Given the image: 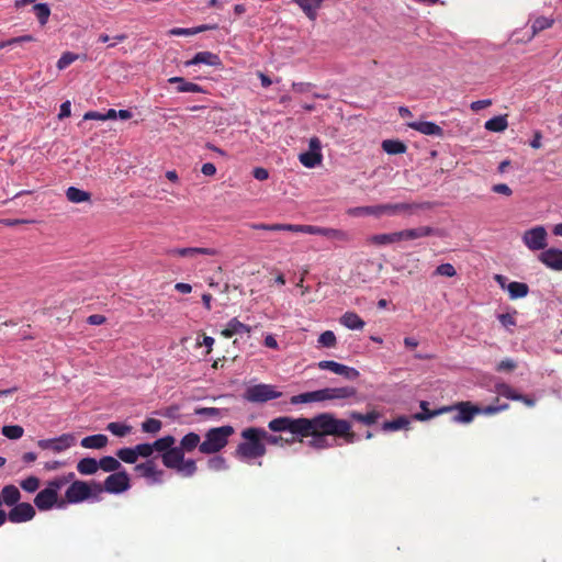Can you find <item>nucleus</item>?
Returning a JSON list of instances; mask_svg holds the SVG:
<instances>
[{"instance_id": "423d86ee", "label": "nucleus", "mask_w": 562, "mask_h": 562, "mask_svg": "<svg viewBox=\"0 0 562 562\" xmlns=\"http://www.w3.org/2000/svg\"><path fill=\"white\" fill-rule=\"evenodd\" d=\"M234 434V428L229 425L211 428L205 434L204 440L199 446V450L204 454H214L220 452L228 443V438Z\"/></svg>"}, {"instance_id": "c9c22d12", "label": "nucleus", "mask_w": 562, "mask_h": 562, "mask_svg": "<svg viewBox=\"0 0 562 562\" xmlns=\"http://www.w3.org/2000/svg\"><path fill=\"white\" fill-rule=\"evenodd\" d=\"M261 438L263 439V443H268L271 446H284L290 445L295 441V438L292 439H285L282 436H277L269 434L266 429L261 428Z\"/></svg>"}, {"instance_id": "603ef678", "label": "nucleus", "mask_w": 562, "mask_h": 562, "mask_svg": "<svg viewBox=\"0 0 562 562\" xmlns=\"http://www.w3.org/2000/svg\"><path fill=\"white\" fill-rule=\"evenodd\" d=\"M420 408H422V412L416 413L414 415V418L416 420L425 422V420H428V419L439 415V414H437L438 409L430 411L428 408V403L425 401L420 402Z\"/></svg>"}, {"instance_id": "2eb2a0df", "label": "nucleus", "mask_w": 562, "mask_h": 562, "mask_svg": "<svg viewBox=\"0 0 562 562\" xmlns=\"http://www.w3.org/2000/svg\"><path fill=\"white\" fill-rule=\"evenodd\" d=\"M317 367L321 370L331 371L338 375L346 378L347 380H356L360 375L357 369L336 362L334 360H322L317 363Z\"/></svg>"}, {"instance_id": "3c124183", "label": "nucleus", "mask_w": 562, "mask_h": 562, "mask_svg": "<svg viewBox=\"0 0 562 562\" xmlns=\"http://www.w3.org/2000/svg\"><path fill=\"white\" fill-rule=\"evenodd\" d=\"M162 423L156 418H147L142 423V430L147 434H157L160 431Z\"/></svg>"}, {"instance_id": "09e8293b", "label": "nucleus", "mask_w": 562, "mask_h": 562, "mask_svg": "<svg viewBox=\"0 0 562 562\" xmlns=\"http://www.w3.org/2000/svg\"><path fill=\"white\" fill-rule=\"evenodd\" d=\"M1 432L4 437L16 440L23 436L24 429L19 425H8L2 427Z\"/></svg>"}, {"instance_id": "473e14b6", "label": "nucleus", "mask_w": 562, "mask_h": 562, "mask_svg": "<svg viewBox=\"0 0 562 562\" xmlns=\"http://www.w3.org/2000/svg\"><path fill=\"white\" fill-rule=\"evenodd\" d=\"M507 291L512 300H517L522 299L528 294L529 286L524 282L513 281L507 284Z\"/></svg>"}, {"instance_id": "ddd939ff", "label": "nucleus", "mask_w": 562, "mask_h": 562, "mask_svg": "<svg viewBox=\"0 0 562 562\" xmlns=\"http://www.w3.org/2000/svg\"><path fill=\"white\" fill-rule=\"evenodd\" d=\"M547 236L543 226H536L524 233L522 241L530 250H542L547 247Z\"/></svg>"}, {"instance_id": "de8ad7c7", "label": "nucleus", "mask_w": 562, "mask_h": 562, "mask_svg": "<svg viewBox=\"0 0 562 562\" xmlns=\"http://www.w3.org/2000/svg\"><path fill=\"white\" fill-rule=\"evenodd\" d=\"M196 463L193 459L186 460L183 458L182 463L178 467L176 471L189 477L192 476L196 472Z\"/></svg>"}, {"instance_id": "bb28decb", "label": "nucleus", "mask_w": 562, "mask_h": 562, "mask_svg": "<svg viewBox=\"0 0 562 562\" xmlns=\"http://www.w3.org/2000/svg\"><path fill=\"white\" fill-rule=\"evenodd\" d=\"M339 322L342 326L352 330H361L366 325L363 319L355 312H346Z\"/></svg>"}, {"instance_id": "39448f33", "label": "nucleus", "mask_w": 562, "mask_h": 562, "mask_svg": "<svg viewBox=\"0 0 562 562\" xmlns=\"http://www.w3.org/2000/svg\"><path fill=\"white\" fill-rule=\"evenodd\" d=\"M435 233L429 226H419L416 228L403 229L394 233L376 234L370 237L369 241L376 246H385L402 240H412L430 236Z\"/></svg>"}, {"instance_id": "6ab92c4d", "label": "nucleus", "mask_w": 562, "mask_h": 562, "mask_svg": "<svg viewBox=\"0 0 562 562\" xmlns=\"http://www.w3.org/2000/svg\"><path fill=\"white\" fill-rule=\"evenodd\" d=\"M199 64H205L209 66L220 67V66H222V60L218 57V55H216L212 52L204 50V52L196 53L190 60H187L184 63V66L190 67V66L199 65Z\"/></svg>"}, {"instance_id": "79ce46f5", "label": "nucleus", "mask_w": 562, "mask_h": 562, "mask_svg": "<svg viewBox=\"0 0 562 562\" xmlns=\"http://www.w3.org/2000/svg\"><path fill=\"white\" fill-rule=\"evenodd\" d=\"M553 23H554L553 19L546 18V16H538L537 19H535L531 23V31H532L531 38L533 36H536L539 32L551 27L553 25Z\"/></svg>"}, {"instance_id": "4be33fe9", "label": "nucleus", "mask_w": 562, "mask_h": 562, "mask_svg": "<svg viewBox=\"0 0 562 562\" xmlns=\"http://www.w3.org/2000/svg\"><path fill=\"white\" fill-rule=\"evenodd\" d=\"M184 458V453L178 448L172 447L169 451H166L161 454L162 464L172 470H177L178 467L182 463Z\"/></svg>"}, {"instance_id": "1a4fd4ad", "label": "nucleus", "mask_w": 562, "mask_h": 562, "mask_svg": "<svg viewBox=\"0 0 562 562\" xmlns=\"http://www.w3.org/2000/svg\"><path fill=\"white\" fill-rule=\"evenodd\" d=\"M310 425L308 418H293L290 416H280L268 423V428L273 432L290 431L293 435L301 436Z\"/></svg>"}, {"instance_id": "393cba45", "label": "nucleus", "mask_w": 562, "mask_h": 562, "mask_svg": "<svg viewBox=\"0 0 562 562\" xmlns=\"http://www.w3.org/2000/svg\"><path fill=\"white\" fill-rule=\"evenodd\" d=\"M0 496L2 499V504L13 507L14 505L19 504L20 498H21V493L15 485L9 484V485L3 486Z\"/></svg>"}, {"instance_id": "412c9836", "label": "nucleus", "mask_w": 562, "mask_h": 562, "mask_svg": "<svg viewBox=\"0 0 562 562\" xmlns=\"http://www.w3.org/2000/svg\"><path fill=\"white\" fill-rule=\"evenodd\" d=\"M408 127L424 134L430 136H439L443 135V130L434 122L420 121V122H412L407 124Z\"/></svg>"}, {"instance_id": "4468645a", "label": "nucleus", "mask_w": 562, "mask_h": 562, "mask_svg": "<svg viewBox=\"0 0 562 562\" xmlns=\"http://www.w3.org/2000/svg\"><path fill=\"white\" fill-rule=\"evenodd\" d=\"M75 441L76 438L72 434H63L57 438L38 440L37 446L43 450L61 452L74 446Z\"/></svg>"}, {"instance_id": "4c0bfd02", "label": "nucleus", "mask_w": 562, "mask_h": 562, "mask_svg": "<svg viewBox=\"0 0 562 562\" xmlns=\"http://www.w3.org/2000/svg\"><path fill=\"white\" fill-rule=\"evenodd\" d=\"M507 115L494 116L485 122L484 127L491 132H503L507 128Z\"/></svg>"}, {"instance_id": "a878e982", "label": "nucleus", "mask_w": 562, "mask_h": 562, "mask_svg": "<svg viewBox=\"0 0 562 562\" xmlns=\"http://www.w3.org/2000/svg\"><path fill=\"white\" fill-rule=\"evenodd\" d=\"M381 416H382V414L376 409H372L366 414H362V413H359L356 411H352L349 413V417L352 420L359 422L367 426H371V425L375 424L381 418Z\"/></svg>"}, {"instance_id": "052dcab7", "label": "nucleus", "mask_w": 562, "mask_h": 562, "mask_svg": "<svg viewBox=\"0 0 562 562\" xmlns=\"http://www.w3.org/2000/svg\"><path fill=\"white\" fill-rule=\"evenodd\" d=\"M326 237L329 239H336L340 241L350 240V235L347 232L336 228H328Z\"/></svg>"}, {"instance_id": "20e7f679", "label": "nucleus", "mask_w": 562, "mask_h": 562, "mask_svg": "<svg viewBox=\"0 0 562 562\" xmlns=\"http://www.w3.org/2000/svg\"><path fill=\"white\" fill-rule=\"evenodd\" d=\"M102 493L103 488L101 483L76 480L66 490L65 499L69 504H78L90 498L99 501Z\"/></svg>"}, {"instance_id": "13d9d810", "label": "nucleus", "mask_w": 562, "mask_h": 562, "mask_svg": "<svg viewBox=\"0 0 562 562\" xmlns=\"http://www.w3.org/2000/svg\"><path fill=\"white\" fill-rule=\"evenodd\" d=\"M78 59V55L71 52H66L57 61V68L63 70Z\"/></svg>"}, {"instance_id": "a19ab883", "label": "nucleus", "mask_w": 562, "mask_h": 562, "mask_svg": "<svg viewBox=\"0 0 562 562\" xmlns=\"http://www.w3.org/2000/svg\"><path fill=\"white\" fill-rule=\"evenodd\" d=\"M176 442V438L171 435L161 437L153 442L154 451L162 452L169 451Z\"/></svg>"}, {"instance_id": "338daca9", "label": "nucleus", "mask_w": 562, "mask_h": 562, "mask_svg": "<svg viewBox=\"0 0 562 562\" xmlns=\"http://www.w3.org/2000/svg\"><path fill=\"white\" fill-rule=\"evenodd\" d=\"M492 105L491 99L477 100L471 103L470 108L472 111L477 112Z\"/></svg>"}, {"instance_id": "2f4dec72", "label": "nucleus", "mask_w": 562, "mask_h": 562, "mask_svg": "<svg viewBox=\"0 0 562 562\" xmlns=\"http://www.w3.org/2000/svg\"><path fill=\"white\" fill-rule=\"evenodd\" d=\"M99 470V461L93 458H83L77 463V471L82 475H92Z\"/></svg>"}, {"instance_id": "bf43d9fd", "label": "nucleus", "mask_w": 562, "mask_h": 562, "mask_svg": "<svg viewBox=\"0 0 562 562\" xmlns=\"http://www.w3.org/2000/svg\"><path fill=\"white\" fill-rule=\"evenodd\" d=\"M434 274L452 278L457 274V271L451 263H441L436 268Z\"/></svg>"}, {"instance_id": "dca6fc26", "label": "nucleus", "mask_w": 562, "mask_h": 562, "mask_svg": "<svg viewBox=\"0 0 562 562\" xmlns=\"http://www.w3.org/2000/svg\"><path fill=\"white\" fill-rule=\"evenodd\" d=\"M36 515L34 507L30 503H19L8 513V520L12 524H21L32 520Z\"/></svg>"}, {"instance_id": "69168bd1", "label": "nucleus", "mask_w": 562, "mask_h": 562, "mask_svg": "<svg viewBox=\"0 0 562 562\" xmlns=\"http://www.w3.org/2000/svg\"><path fill=\"white\" fill-rule=\"evenodd\" d=\"M515 368H516L515 361H513L512 359H504L497 364L496 369L499 372H503V371L509 372V371H513Z\"/></svg>"}, {"instance_id": "c03bdc74", "label": "nucleus", "mask_w": 562, "mask_h": 562, "mask_svg": "<svg viewBox=\"0 0 562 562\" xmlns=\"http://www.w3.org/2000/svg\"><path fill=\"white\" fill-rule=\"evenodd\" d=\"M116 457L125 462V463H130V464H133L137 461L138 457H137V453H136V450H135V447L133 448H121L116 451Z\"/></svg>"}, {"instance_id": "5fc2aeb1", "label": "nucleus", "mask_w": 562, "mask_h": 562, "mask_svg": "<svg viewBox=\"0 0 562 562\" xmlns=\"http://www.w3.org/2000/svg\"><path fill=\"white\" fill-rule=\"evenodd\" d=\"M20 486L29 493H34L40 487V479L31 475L24 480L21 481Z\"/></svg>"}, {"instance_id": "f8f14e48", "label": "nucleus", "mask_w": 562, "mask_h": 562, "mask_svg": "<svg viewBox=\"0 0 562 562\" xmlns=\"http://www.w3.org/2000/svg\"><path fill=\"white\" fill-rule=\"evenodd\" d=\"M131 487V479L125 470L111 473L103 482V492L120 494Z\"/></svg>"}, {"instance_id": "f3484780", "label": "nucleus", "mask_w": 562, "mask_h": 562, "mask_svg": "<svg viewBox=\"0 0 562 562\" xmlns=\"http://www.w3.org/2000/svg\"><path fill=\"white\" fill-rule=\"evenodd\" d=\"M218 251L215 248L209 247H184V248H171L167 250V255L173 257L183 258H195L199 255L202 256H216Z\"/></svg>"}, {"instance_id": "c85d7f7f", "label": "nucleus", "mask_w": 562, "mask_h": 562, "mask_svg": "<svg viewBox=\"0 0 562 562\" xmlns=\"http://www.w3.org/2000/svg\"><path fill=\"white\" fill-rule=\"evenodd\" d=\"M201 445V438L195 432H189L182 437L180 440V445L178 448L183 452H192L194 449L199 448Z\"/></svg>"}, {"instance_id": "6e6552de", "label": "nucleus", "mask_w": 562, "mask_h": 562, "mask_svg": "<svg viewBox=\"0 0 562 562\" xmlns=\"http://www.w3.org/2000/svg\"><path fill=\"white\" fill-rule=\"evenodd\" d=\"M450 412H457V414L452 417V422L459 424H470L476 415L481 414V407L472 404L469 401L458 402L452 405L438 408L437 414H446Z\"/></svg>"}, {"instance_id": "0eeeda50", "label": "nucleus", "mask_w": 562, "mask_h": 562, "mask_svg": "<svg viewBox=\"0 0 562 562\" xmlns=\"http://www.w3.org/2000/svg\"><path fill=\"white\" fill-rule=\"evenodd\" d=\"M414 209V204L409 203H386L380 205H370V206H358L350 209L348 211L349 215L352 216H362V215H373L380 217L382 215L394 216L401 213H409Z\"/></svg>"}, {"instance_id": "774afa93", "label": "nucleus", "mask_w": 562, "mask_h": 562, "mask_svg": "<svg viewBox=\"0 0 562 562\" xmlns=\"http://www.w3.org/2000/svg\"><path fill=\"white\" fill-rule=\"evenodd\" d=\"M492 191L498 194L512 195L513 191L506 183L494 184Z\"/></svg>"}, {"instance_id": "37998d69", "label": "nucleus", "mask_w": 562, "mask_h": 562, "mask_svg": "<svg viewBox=\"0 0 562 562\" xmlns=\"http://www.w3.org/2000/svg\"><path fill=\"white\" fill-rule=\"evenodd\" d=\"M106 429L114 436L125 437L132 431V426L123 423L112 422L108 424Z\"/></svg>"}, {"instance_id": "72a5a7b5", "label": "nucleus", "mask_w": 562, "mask_h": 562, "mask_svg": "<svg viewBox=\"0 0 562 562\" xmlns=\"http://www.w3.org/2000/svg\"><path fill=\"white\" fill-rule=\"evenodd\" d=\"M323 155L318 151H305L299 155L300 162L307 167V168H314L317 165L322 162Z\"/></svg>"}, {"instance_id": "f704fd0d", "label": "nucleus", "mask_w": 562, "mask_h": 562, "mask_svg": "<svg viewBox=\"0 0 562 562\" xmlns=\"http://www.w3.org/2000/svg\"><path fill=\"white\" fill-rule=\"evenodd\" d=\"M383 150L389 155L404 154L407 149L406 145L396 139H385L382 142Z\"/></svg>"}, {"instance_id": "5701e85b", "label": "nucleus", "mask_w": 562, "mask_h": 562, "mask_svg": "<svg viewBox=\"0 0 562 562\" xmlns=\"http://www.w3.org/2000/svg\"><path fill=\"white\" fill-rule=\"evenodd\" d=\"M250 326L239 322L236 317H234L227 323L226 327L221 331V335L225 338H231L234 335L243 333L250 334Z\"/></svg>"}, {"instance_id": "58836bf2", "label": "nucleus", "mask_w": 562, "mask_h": 562, "mask_svg": "<svg viewBox=\"0 0 562 562\" xmlns=\"http://www.w3.org/2000/svg\"><path fill=\"white\" fill-rule=\"evenodd\" d=\"M409 419L406 416H400L393 420H387L382 424L383 431H396L405 429L409 426Z\"/></svg>"}, {"instance_id": "aec40b11", "label": "nucleus", "mask_w": 562, "mask_h": 562, "mask_svg": "<svg viewBox=\"0 0 562 562\" xmlns=\"http://www.w3.org/2000/svg\"><path fill=\"white\" fill-rule=\"evenodd\" d=\"M539 258L547 267L562 270V250L550 248L542 251Z\"/></svg>"}, {"instance_id": "e2e57ef3", "label": "nucleus", "mask_w": 562, "mask_h": 562, "mask_svg": "<svg viewBox=\"0 0 562 562\" xmlns=\"http://www.w3.org/2000/svg\"><path fill=\"white\" fill-rule=\"evenodd\" d=\"M137 457L149 458L154 453L153 443H138L135 446Z\"/></svg>"}, {"instance_id": "9d476101", "label": "nucleus", "mask_w": 562, "mask_h": 562, "mask_svg": "<svg viewBox=\"0 0 562 562\" xmlns=\"http://www.w3.org/2000/svg\"><path fill=\"white\" fill-rule=\"evenodd\" d=\"M281 395L282 393L270 384H257L248 387L245 392V398L251 403H265Z\"/></svg>"}, {"instance_id": "0e129e2a", "label": "nucleus", "mask_w": 562, "mask_h": 562, "mask_svg": "<svg viewBox=\"0 0 562 562\" xmlns=\"http://www.w3.org/2000/svg\"><path fill=\"white\" fill-rule=\"evenodd\" d=\"M509 408V405L507 403H504L502 405H488V406H485V407H481V414H484V415H494V414H497L499 412H503V411H506Z\"/></svg>"}, {"instance_id": "8fccbe9b", "label": "nucleus", "mask_w": 562, "mask_h": 562, "mask_svg": "<svg viewBox=\"0 0 562 562\" xmlns=\"http://www.w3.org/2000/svg\"><path fill=\"white\" fill-rule=\"evenodd\" d=\"M33 9L38 22L42 25L46 24L50 14L49 7L46 3H37Z\"/></svg>"}, {"instance_id": "a211bd4d", "label": "nucleus", "mask_w": 562, "mask_h": 562, "mask_svg": "<svg viewBox=\"0 0 562 562\" xmlns=\"http://www.w3.org/2000/svg\"><path fill=\"white\" fill-rule=\"evenodd\" d=\"M140 476L150 479L154 483H160L162 481L164 471L157 468L154 460H147L143 463H138L134 468Z\"/></svg>"}, {"instance_id": "864d4df0", "label": "nucleus", "mask_w": 562, "mask_h": 562, "mask_svg": "<svg viewBox=\"0 0 562 562\" xmlns=\"http://www.w3.org/2000/svg\"><path fill=\"white\" fill-rule=\"evenodd\" d=\"M317 341L322 347L326 348H334L337 344L336 335L331 330L322 333Z\"/></svg>"}, {"instance_id": "680f3d73", "label": "nucleus", "mask_w": 562, "mask_h": 562, "mask_svg": "<svg viewBox=\"0 0 562 562\" xmlns=\"http://www.w3.org/2000/svg\"><path fill=\"white\" fill-rule=\"evenodd\" d=\"M195 415L209 417V418H218L221 417V409L216 407H200L194 411Z\"/></svg>"}, {"instance_id": "4d7b16f0", "label": "nucleus", "mask_w": 562, "mask_h": 562, "mask_svg": "<svg viewBox=\"0 0 562 562\" xmlns=\"http://www.w3.org/2000/svg\"><path fill=\"white\" fill-rule=\"evenodd\" d=\"M207 468L212 471H223L227 469V463L225 458L222 456H215L207 461Z\"/></svg>"}, {"instance_id": "7ed1b4c3", "label": "nucleus", "mask_w": 562, "mask_h": 562, "mask_svg": "<svg viewBox=\"0 0 562 562\" xmlns=\"http://www.w3.org/2000/svg\"><path fill=\"white\" fill-rule=\"evenodd\" d=\"M357 395V389L353 386L325 387L322 390L293 395L290 403L293 405L311 402H323L333 400H347Z\"/></svg>"}, {"instance_id": "ea45409f", "label": "nucleus", "mask_w": 562, "mask_h": 562, "mask_svg": "<svg viewBox=\"0 0 562 562\" xmlns=\"http://www.w3.org/2000/svg\"><path fill=\"white\" fill-rule=\"evenodd\" d=\"M122 468L121 462L111 456H105L99 460V469H102L104 472H119Z\"/></svg>"}, {"instance_id": "6e6d98bb", "label": "nucleus", "mask_w": 562, "mask_h": 562, "mask_svg": "<svg viewBox=\"0 0 562 562\" xmlns=\"http://www.w3.org/2000/svg\"><path fill=\"white\" fill-rule=\"evenodd\" d=\"M290 232L318 235L319 226L290 224Z\"/></svg>"}, {"instance_id": "b1692460", "label": "nucleus", "mask_w": 562, "mask_h": 562, "mask_svg": "<svg viewBox=\"0 0 562 562\" xmlns=\"http://www.w3.org/2000/svg\"><path fill=\"white\" fill-rule=\"evenodd\" d=\"M296 3L305 15L311 20L315 21L317 18V9L321 8L324 0H292Z\"/></svg>"}, {"instance_id": "7c9ffc66", "label": "nucleus", "mask_w": 562, "mask_h": 562, "mask_svg": "<svg viewBox=\"0 0 562 562\" xmlns=\"http://www.w3.org/2000/svg\"><path fill=\"white\" fill-rule=\"evenodd\" d=\"M66 198L71 203H83L91 201V193L76 187H69L66 190Z\"/></svg>"}, {"instance_id": "cd10ccee", "label": "nucleus", "mask_w": 562, "mask_h": 562, "mask_svg": "<svg viewBox=\"0 0 562 562\" xmlns=\"http://www.w3.org/2000/svg\"><path fill=\"white\" fill-rule=\"evenodd\" d=\"M169 83H177L178 92H193V93H202L204 92L203 88L196 83L186 81L182 77H171L168 79Z\"/></svg>"}, {"instance_id": "f257e3e1", "label": "nucleus", "mask_w": 562, "mask_h": 562, "mask_svg": "<svg viewBox=\"0 0 562 562\" xmlns=\"http://www.w3.org/2000/svg\"><path fill=\"white\" fill-rule=\"evenodd\" d=\"M310 425L304 432H301L299 441L302 442L303 438L312 437L308 446L314 449H327L333 445L329 443L327 437L334 436L342 439L346 443H353L357 440V435L352 430L350 422L337 418L331 413H321L312 418H308Z\"/></svg>"}, {"instance_id": "f03ea898", "label": "nucleus", "mask_w": 562, "mask_h": 562, "mask_svg": "<svg viewBox=\"0 0 562 562\" xmlns=\"http://www.w3.org/2000/svg\"><path fill=\"white\" fill-rule=\"evenodd\" d=\"M243 439L235 450V457L243 461L261 458L267 453V447L261 438V428L248 427L240 432Z\"/></svg>"}, {"instance_id": "c756f323", "label": "nucleus", "mask_w": 562, "mask_h": 562, "mask_svg": "<svg viewBox=\"0 0 562 562\" xmlns=\"http://www.w3.org/2000/svg\"><path fill=\"white\" fill-rule=\"evenodd\" d=\"M108 437L102 434L85 437L80 445L86 449H102L108 445Z\"/></svg>"}, {"instance_id": "9b49d317", "label": "nucleus", "mask_w": 562, "mask_h": 562, "mask_svg": "<svg viewBox=\"0 0 562 562\" xmlns=\"http://www.w3.org/2000/svg\"><path fill=\"white\" fill-rule=\"evenodd\" d=\"M60 486L61 483L59 481L49 482L46 488L37 493L34 498V505L40 510H48L53 508L58 501V490Z\"/></svg>"}, {"instance_id": "49530a36", "label": "nucleus", "mask_w": 562, "mask_h": 562, "mask_svg": "<svg viewBox=\"0 0 562 562\" xmlns=\"http://www.w3.org/2000/svg\"><path fill=\"white\" fill-rule=\"evenodd\" d=\"M496 392L498 395L504 396L508 400L517 401L519 397V393L515 391L509 384L507 383H499L496 384Z\"/></svg>"}, {"instance_id": "e433bc0d", "label": "nucleus", "mask_w": 562, "mask_h": 562, "mask_svg": "<svg viewBox=\"0 0 562 562\" xmlns=\"http://www.w3.org/2000/svg\"><path fill=\"white\" fill-rule=\"evenodd\" d=\"M216 29H217L216 24H213V25L204 24V25H200V26L191 27V29L175 27V29L170 30L169 33L171 35H177V36H180V35L188 36V35H194V34L207 31V30H216Z\"/></svg>"}, {"instance_id": "a18cd8bd", "label": "nucleus", "mask_w": 562, "mask_h": 562, "mask_svg": "<svg viewBox=\"0 0 562 562\" xmlns=\"http://www.w3.org/2000/svg\"><path fill=\"white\" fill-rule=\"evenodd\" d=\"M250 227L252 229H257V231H270V232L286 231V232H290V224L252 223V224H250Z\"/></svg>"}]
</instances>
